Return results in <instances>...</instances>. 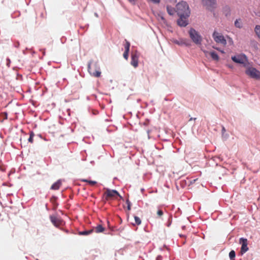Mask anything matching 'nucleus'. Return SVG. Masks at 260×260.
<instances>
[{
    "label": "nucleus",
    "instance_id": "1",
    "mask_svg": "<svg viewBox=\"0 0 260 260\" xmlns=\"http://www.w3.org/2000/svg\"><path fill=\"white\" fill-rule=\"evenodd\" d=\"M176 12L178 15L184 14L186 16H189L190 11L188 4L185 1H181L176 5Z\"/></svg>",
    "mask_w": 260,
    "mask_h": 260
},
{
    "label": "nucleus",
    "instance_id": "2",
    "mask_svg": "<svg viewBox=\"0 0 260 260\" xmlns=\"http://www.w3.org/2000/svg\"><path fill=\"white\" fill-rule=\"evenodd\" d=\"M188 34L191 41L196 45H201L202 42V37L201 35L196 29L190 28Z\"/></svg>",
    "mask_w": 260,
    "mask_h": 260
},
{
    "label": "nucleus",
    "instance_id": "3",
    "mask_svg": "<svg viewBox=\"0 0 260 260\" xmlns=\"http://www.w3.org/2000/svg\"><path fill=\"white\" fill-rule=\"evenodd\" d=\"M104 196L105 200L107 201L110 199H116L117 197H119L120 198H122L117 191L116 190H111L108 188L106 189V190L104 194Z\"/></svg>",
    "mask_w": 260,
    "mask_h": 260
},
{
    "label": "nucleus",
    "instance_id": "4",
    "mask_svg": "<svg viewBox=\"0 0 260 260\" xmlns=\"http://www.w3.org/2000/svg\"><path fill=\"white\" fill-rule=\"evenodd\" d=\"M232 60L235 63L239 64H244L245 62L248 61L247 56L244 53H241L237 55L232 56Z\"/></svg>",
    "mask_w": 260,
    "mask_h": 260
},
{
    "label": "nucleus",
    "instance_id": "5",
    "mask_svg": "<svg viewBox=\"0 0 260 260\" xmlns=\"http://www.w3.org/2000/svg\"><path fill=\"white\" fill-rule=\"evenodd\" d=\"M245 74L252 78L257 80L260 79V72L254 68H248L245 71Z\"/></svg>",
    "mask_w": 260,
    "mask_h": 260
},
{
    "label": "nucleus",
    "instance_id": "6",
    "mask_svg": "<svg viewBox=\"0 0 260 260\" xmlns=\"http://www.w3.org/2000/svg\"><path fill=\"white\" fill-rule=\"evenodd\" d=\"M202 3L203 5L210 11L213 10L216 5V0H202Z\"/></svg>",
    "mask_w": 260,
    "mask_h": 260
},
{
    "label": "nucleus",
    "instance_id": "7",
    "mask_svg": "<svg viewBox=\"0 0 260 260\" xmlns=\"http://www.w3.org/2000/svg\"><path fill=\"white\" fill-rule=\"evenodd\" d=\"M212 37L214 41L217 43H221L223 45L226 44V41L223 36L219 35L218 32L214 31L213 33Z\"/></svg>",
    "mask_w": 260,
    "mask_h": 260
},
{
    "label": "nucleus",
    "instance_id": "8",
    "mask_svg": "<svg viewBox=\"0 0 260 260\" xmlns=\"http://www.w3.org/2000/svg\"><path fill=\"white\" fill-rule=\"evenodd\" d=\"M92 63H93L92 60H90L88 62V64H87L88 71L90 73V75H92V76H93L95 77H99L101 76V72L99 70H96L95 71H94V69H93Z\"/></svg>",
    "mask_w": 260,
    "mask_h": 260
},
{
    "label": "nucleus",
    "instance_id": "9",
    "mask_svg": "<svg viewBox=\"0 0 260 260\" xmlns=\"http://www.w3.org/2000/svg\"><path fill=\"white\" fill-rule=\"evenodd\" d=\"M179 16V19L177 20V24L181 27H185L188 24L187 18L189 16H186L184 14L178 15Z\"/></svg>",
    "mask_w": 260,
    "mask_h": 260
},
{
    "label": "nucleus",
    "instance_id": "10",
    "mask_svg": "<svg viewBox=\"0 0 260 260\" xmlns=\"http://www.w3.org/2000/svg\"><path fill=\"white\" fill-rule=\"evenodd\" d=\"M240 243L242 244L241 248V253L242 254H243L248 250V247L247 246V239L241 238L240 239Z\"/></svg>",
    "mask_w": 260,
    "mask_h": 260
},
{
    "label": "nucleus",
    "instance_id": "11",
    "mask_svg": "<svg viewBox=\"0 0 260 260\" xmlns=\"http://www.w3.org/2000/svg\"><path fill=\"white\" fill-rule=\"evenodd\" d=\"M131 64L132 66L136 68L138 66V55L137 52H132L131 54Z\"/></svg>",
    "mask_w": 260,
    "mask_h": 260
},
{
    "label": "nucleus",
    "instance_id": "12",
    "mask_svg": "<svg viewBox=\"0 0 260 260\" xmlns=\"http://www.w3.org/2000/svg\"><path fill=\"white\" fill-rule=\"evenodd\" d=\"M222 12L226 17H229L231 15V10L229 6H225L222 8Z\"/></svg>",
    "mask_w": 260,
    "mask_h": 260
},
{
    "label": "nucleus",
    "instance_id": "13",
    "mask_svg": "<svg viewBox=\"0 0 260 260\" xmlns=\"http://www.w3.org/2000/svg\"><path fill=\"white\" fill-rule=\"evenodd\" d=\"M51 220L52 223L56 226H58L60 224V220L55 216L51 217Z\"/></svg>",
    "mask_w": 260,
    "mask_h": 260
},
{
    "label": "nucleus",
    "instance_id": "14",
    "mask_svg": "<svg viewBox=\"0 0 260 260\" xmlns=\"http://www.w3.org/2000/svg\"><path fill=\"white\" fill-rule=\"evenodd\" d=\"M61 184V182L60 180H58L54 183H53L51 186V189L52 190H57L59 188Z\"/></svg>",
    "mask_w": 260,
    "mask_h": 260
},
{
    "label": "nucleus",
    "instance_id": "15",
    "mask_svg": "<svg viewBox=\"0 0 260 260\" xmlns=\"http://www.w3.org/2000/svg\"><path fill=\"white\" fill-rule=\"evenodd\" d=\"M93 229V231H94L96 233H100L103 232L105 229L102 225H98L95 226Z\"/></svg>",
    "mask_w": 260,
    "mask_h": 260
},
{
    "label": "nucleus",
    "instance_id": "16",
    "mask_svg": "<svg viewBox=\"0 0 260 260\" xmlns=\"http://www.w3.org/2000/svg\"><path fill=\"white\" fill-rule=\"evenodd\" d=\"M235 26L238 28H241L243 27V23L241 19H237L234 22Z\"/></svg>",
    "mask_w": 260,
    "mask_h": 260
},
{
    "label": "nucleus",
    "instance_id": "17",
    "mask_svg": "<svg viewBox=\"0 0 260 260\" xmlns=\"http://www.w3.org/2000/svg\"><path fill=\"white\" fill-rule=\"evenodd\" d=\"M210 56L211 58L214 60H219V56L218 54L214 51H213L210 53Z\"/></svg>",
    "mask_w": 260,
    "mask_h": 260
},
{
    "label": "nucleus",
    "instance_id": "18",
    "mask_svg": "<svg viewBox=\"0 0 260 260\" xmlns=\"http://www.w3.org/2000/svg\"><path fill=\"white\" fill-rule=\"evenodd\" d=\"M167 11L168 13L171 16L173 15L174 14V9L170 6H167Z\"/></svg>",
    "mask_w": 260,
    "mask_h": 260
},
{
    "label": "nucleus",
    "instance_id": "19",
    "mask_svg": "<svg viewBox=\"0 0 260 260\" xmlns=\"http://www.w3.org/2000/svg\"><path fill=\"white\" fill-rule=\"evenodd\" d=\"M81 181L82 182H87L90 185H92V186L95 185L97 183V182L95 181L88 180L85 179H81Z\"/></svg>",
    "mask_w": 260,
    "mask_h": 260
},
{
    "label": "nucleus",
    "instance_id": "20",
    "mask_svg": "<svg viewBox=\"0 0 260 260\" xmlns=\"http://www.w3.org/2000/svg\"><path fill=\"white\" fill-rule=\"evenodd\" d=\"M93 232V229H91L88 231H84L83 232H79V235H88Z\"/></svg>",
    "mask_w": 260,
    "mask_h": 260
},
{
    "label": "nucleus",
    "instance_id": "21",
    "mask_svg": "<svg viewBox=\"0 0 260 260\" xmlns=\"http://www.w3.org/2000/svg\"><path fill=\"white\" fill-rule=\"evenodd\" d=\"M125 44L124 45L125 51H129V48L131 46L130 43L126 40H125Z\"/></svg>",
    "mask_w": 260,
    "mask_h": 260
},
{
    "label": "nucleus",
    "instance_id": "22",
    "mask_svg": "<svg viewBox=\"0 0 260 260\" xmlns=\"http://www.w3.org/2000/svg\"><path fill=\"white\" fill-rule=\"evenodd\" d=\"M255 32L258 38L260 39V25H257L255 26Z\"/></svg>",
    "mask_w": 260,
    "mask_h": 260
},
{
    "label": "nucleus",
    "instance_id": "23",
    "mask_svg": "<svg viewBox=\"0 0 260 260\" xmlns=\"http://www.w3.org/2000/svg\"><path fill=\"white\" fill-rule=\"evenodd\" d=\"M172 41L175 44L178 45L179 46H182L183 45V39H180L179 40H176V39H174Z\"/></svg>",
    "mask_w": 260,
    "mask_h": 260
},
{
    "label": "nucleus",
    "instance_id": "24",
    "mask_svg": "<svg viewBox=\"0 0 260 260\" xmlns=\"http://www.w3.org/2000/svg\"><path fill=\"white\" fill-rule=\"evenodd\" d=\"M191 45V42L189 40L183 39V45H184L186 47H190Z\"/></svg>",
    "mask_w": 260,
    "mask_h": 260
},
{
    "label": "nucleus",
    "instance_id": "25",
    "mask_svg": "<svg viewBox=\"0 0 260 260\" xmlns=\"http://www.w3.org/2000/svg\"><path fill=\"white\" fill-rule=\"evenodd\" d=\"M235 252L234 250H232L230 252L229 257L231 260H235Z\"/></svg>",
    "mask_w": 260,
    "mask_h": 260
},
{
    "label": "nucleus",
    "instance_id": "26",
    "mask_svg": "<svg viewBox=\"0 0 260 260\" xmlns=\"http://www.w3.org/2000/svg\"><path fill=\"white\" fill-rule=\"evenodd\" d=\"M35 135L32 132H31L29 135V138L28 139L29 142L32 143L33 142V138Z\"/></svg>",
    "mask_w": 260,
    "mask_h": 260
},
{
    "label": "nucleus",
    "instance_id": "27",
    "mask_svg": "<svg viewBox=\"0 0 260 260\" xmlns=\"http://www.w3.org/2000/svg\"><path fill=\"white\" fill-rule=\"evenodd\" d=\"M134 218L135 222L137 225H140L141 223V220L139 217L135 216Z\"/></svg>",
    "mask_w": 260,
    "mask_h": 260
},
{
    "label": "nucleus",
    "instance_id": "28",
    "mask_svg": "<svg viewBox=\"0 0 260 260\" xmlns=\"http://www.w3.org/2000/svg\"><path fill=\"white\" fill-rule=\"evenodd\" d=\"M164 214V212L161 210H158L157 212V216L159 218H161Z\"/></svg>",
    "mask_w": 260,
    "mask_h": 260
},
{
    "label": "nucleus",
    "instance_id": "29",
    "mask_svg": "<svg viewBox=\"0 0 260 260\" xmlns=\"http://www.w3.org/2000/svg\"><path fill=\"white\" fill-rule=\"evenodd\" d=\"M128 53H129V51H124V53H123V57L126 59L127 60L128 59Z\"/></svg>",
    "mask_w": 260,
    "mask_h": 260
},
{
    "label": "nucleus",
    "instance_id": "30",
    "mask_svg": "<svg viewBox=\"0 0 260 260\" xmlns=\"http://www.w3.org/2000/svg\"><path fill=\"white\" fill-rule=\"evenodd\" d=\"M6 61H7L6 65L8 68H9L10 67V64H11L10 59L9 57H7L6 59Z\"/></svg>",
    "mask_w": 260,
    "mask_h": 260
},
{
    "label": "nucleus",
    "instance_id": "31",
    "mask_svg": "<svg viewBox=\"0 0 260 260\" xmlns=\"http://www.w3.org/2000/svg\"><path fill=\"white\" fill-rule=\"evenodd\" d=\"M166 3L169 2L171 3L175 4L177 0H164Z\"/></svg>",
    "mask_w": 260,
    "mask_h": 260
},
{
    "label": "nucleus",
    "instance_id": "32",
    "mask_svg": "<svg viewBox=\"0 0 260 260\" xmlns=\"http://www.w3.org/2000/svg\"><path fill=\"white\" fill-rule=\"evenodd\" d=\"M0 116H3L4 117V118L3 119H1L0 118V121L1 122H3L4 121V119H7L8 118V115H7V114H5V115H0Z\"/></svg>",
    "mask_w": 260,
    "mask_h": 260
},
{
    "label": "nucleus",
    "instance_id": "33",
    "mask_svg": "<svg viewBox=\"0 0 260 260\" xmlns=\"http://www.w3.org/2000/svg\"><path fill=\"white\" fill-rule=\"evenodd\" d=\"M127 209L128 210H131V203L128 201H127Z\"/></svg>",
    "mask_w": 260,
    "mask_h": 260
},
{
    "label": "nucleus",
    "instance_id": "34",
    "mask_svg": "<svg viewBox=\"0 0 260 260\" xmlns=\"http://www.w3.org/2000/svg\"><path fill=\"white\" fill-rule=\"evenodd\" d=\"M19 45H20V44H19V42H17L16 43H15L14 44V46L16 47V48H18L19 47Z\"/></svg>",
    "mask_w": 260,
    "mask_h": 260
},
{
    "label": "nucleus",
    "instance_id": "35",
    "mask_svg": "<svg viewBox=\"0 0 260 260\" xmlns=\"http://www.w3.org/2000/svg\"><path fill=\"white\" fill-rule=\"evenodd\" d=\"M94 67L95 68V69H97V66H98V63L97 62H95L94 63V64H93Z\"/></svg>",
    "mask_w": 260,
    "mask_h": 260
},
{
    "label": "nucleus",
    "instance_id": "36",
    "mask_svg": "<svg viewBox=\"0 0 260 260\" xmlns=\"http://www.w3.org/2000/svg\"><path fill=\"white\" fill-rule=\"evenodd\" d=\"M129 2L132 4H135L136 0H128Z\"/></svg>",
    "mask_w": 260,
    "mask_h": 260
},
{
    "label": "nucleus",
    "instance_id": "37",
    "mask_svg": "<svg viewBox=\"0 0 260 260\" xmlns=\"http://www.w3.org/2000/svg\"><path fill=\"white\" fill-rule=\"evenodd\" d=\"M94 15L96 17H99V15L97 13H94Z\"/></svg>",
    "mask_w": 260,
    "mask_h": 260
},
{
    "label": "nucleus",
    "instance_id": "38",
    "mask_svg": "<svg viewBox=\"0 0 260 260\" xmlns=\"http://www.w3.org/2000/svg\"><path fill=\"white\" fill-rule=\"evenodd\" d=\"M222 132H224L225 131V129L224 127H222Z\"/></svg>",
    "mask_w": 260,
    "mask_h": 260
},
{
    "label": "nucleus",
    "instance_id": "39",
    "mask_svg": "<svg viewBox=\"0 0 260 260\" xmlns=\"http://www.w3.org/2000/svg\"><path fill=\"white\" fill-rule=\"evenodd\" d=\"M1 114H7V112H4L1 113Z\"/></svg>",
    "mask_w": 260,
    "mask_h": 260
},
{
    "label": "nucleus",
    "instance_id": "40",
    "mask_svg": "<svg viewBox=\"0 0 260 260\" xmlns=\"http://www.w3.org/2000/svg\"><path fill=\"white\" fill-rule=\"evenodd\" d=\"M43 55H45V51H44V50H43Z\"/></svg>",
    "mask_w": 260,
    "mask_h": 260
},
{
    "label": "nucleus",
    "instance_id": "41",
    "mask_svg": "<svg viewBox=\"0 0 260 260\" xmlns=\"http://www.w3.org/2000/svg\"><path fill=\"white\" fill-rule=\"evenodd\" d=\"M127 114H132V113L131 112H129Z\"/></svg>",
    "mask_w": 260,
    "mask_h": 260
},
{
    "label": "nucleus",
    "instance_id": "42",
    "mask_svg": "<svg viewBox=\"0 0 260 260\" xmlns=\"http://www.w3.org/2000/svg\"><path fill=\"white\" fill-rule=\"evenodd\" d=\"M23 53L25 54V52L24 51H23Z\"/></svg>",
    "mask_w": 260,
    "mask_h": 260
}]
</instances>
